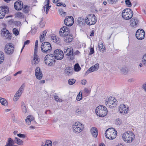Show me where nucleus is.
I'll list each match as a JSON object with an SVG mask.
<instances>
[{
  "label": "nucleus",
  "instance_id": "obj_1",
  "mask_svg": "<svg viewBox=\"0 0 146 146\" xmlns=\"http://www.w3.org/2000/svg\"><path fill=\"white\" fill-rule=\"evenodd\" d=\"M135 135L133 133L130 131L125 132L123 135V140L127 143H130L134 139Z\"/></svg>",
  "mask_w": 146,
  "mask_h": 146
},
{
  "label": "nucleus",
  "instance_id": "obj_2",
  "mask_svg": "<svg viewBox=\"0 0 146 146\" xmlns=\"http://www.w3.org/2000/svg\"><path fill=\"white\" fill-rule=\"evenodd\" d=\"M117 134V132L113 128H110L107 129L105 133L106 137L109 139L113 140L115 139Z\"/></svg>",
  "mask_w": 146,
  "mask_h": 146
},
{
  "label": "nucleus",
  "instance_id": "obj_3",
  "mask_svg": "<svg viewBox=\"0 0 146 146\" xmlns=\"http://www.w3.org/2000/svg\"><path fill=\"white\" fill-rule=\"evenodd\" d=\"M96 113L98 116L100 117H104L107 114V110L105 106H99L96 109Z\"/></svg>",
  "mask_w": 146,
  "mask_h": 146
},
{
  "label": "nucleus",
  "instance_id": "obj_4",
  "mask_svg": "<svg viewBox=\"0 0 146 146\" xmlns=\"http://www.w3.org/2000/svg\"><path fill=\"white\" fill-rule=\"evenodd\" d=\"M55 59L53 54H49L45 56L44 58V62L47 65L52 66L54 64Z\"/></svg>",
  "mask_w": 146,
  "mask_h": 146
},
{
  "label": "nucleus",
  "instance_id": "obj_5",
  "mask_svg": "<svg viewBox=\"0 0 146 146\" xmlns=\"http://www.w3.org/2000/svg\"><path fill=\"white\" fill-rule=\"evenodd\" d=\"M121 15L124 19L127 20L130 19L132 17L133 13L130 9H126L123 10Z\"/></svg>",
  "mask_w": 146,
  "mask_h": 146
},
{
  "label": "nucleus",
  "instance_id": "obj_6",
  "mask_svg": "<svg viewBox=\"0 0 146 146\" xmlns=\"http://www.w3.org/2000/svg\"><path fill=\"white\" fill-rule=\"evenodd\" d=\"M85 21L88 25H91L96 23L97 21L96 18L94 14H89L87 16Z\"/></svg>",
  "mask_w": 146,
  "mask_h": 146
},
{
  "label": "nucleus",
  "instance_id": "obj_7",
  "mask_svg": "<svg viewBox=\"0 0 146 146\" xmlns=\"http://www.w3.org/2000/svg\"><path fill=\"white\" fill-rule=\"evenodd\" d=\"M41 48L42 51L45 53H49L52 50L51 45L47 42L43 43L41 45Z\"/></svg>",
  "mask_w": 146,
  "mask_h": 146
},
{
  "label": "nucleus",
  "instance_id": "obj_8",
  "mask_svg": "<svg viewBox=\"0 0 146 146\" xmlns=\"http://www.w3.org/2000/svg\"><path fill=\"white\" fill-rule=\"evenodd\" d=\"M82 125L79 122L75 123L73 125L72 128L74 132L79 133L82 130Z\"/></svg>",
  "mask_w": 146,
  "mask_h": 146
},
{
  "label": "nucleus",
  "instance_id": "obj_9",
  "mask_svg": "<svg viewBox=\"0 0 146 146\" xmlns=\"http://www.w3.org/2000/svg\"><path fill=\"white\" fill-rule=\"evenodd\" d=\"M14 48L11 43L7 44L5 46V51L7 54H11L13 53Z\"/></svg>",
  "mask_w": 146,
  "mask_h": 146
},
{
  "label": "nucleus",
  "instance_id": "obj_10",
  "mask_svg": "<svg viewBox=\"0 0 146 146\" xmlns=\"http://www.w3.org/2000/svg\"><path fill=\"white\" fill-rule=\"evenodd\" d=\"M55 59L57 60H61L64 57V54L63 51L60 50L56 49L54 51L53 55Z\"/></svg>",
  "mask_w": 146,
  "mask_h": 146
},
{
  "label": "nucleus",
  "instance_id": "obj_11",
  "mask_svg": "<svg viewBox=\"0 0 146 146\" xmlns=\"http://www.w3.org/2000/svg\"><path fill=\"white\" fill-rule=\"evenodd\" d=\"M64 52L65 54L68 56V58L70 60H73L74 58L73 49L72 48H66L64 49Z\"/></svg>",
  "mask_w": 146,
  "mask_h": 146
},
{
  "label": "nucleus",
  "instance_id": "obj_12",
  "mask_svg": "<svg viewBox=\"0 0 146 146\" xmlns=\"http://www.w3.org/2000/svg\"><path fill=\"white\" fill-rule=\"evenodd\" d=\"M135 36L139 40L143 39L145 36V33L143 29H139L136 32Z\"/></svg>",
  "mask_w": 146,
  "mask_h": 146
},
{
  "label": "nucleus",
  "instance_id": "obj_13",
  "mask_svg": "<svg viewBox=\"0 0 146 146\" xmlns=\"http://www.w3.org/2000/svg\"><path fill=\"white\" fill-rule=\"evenodd\" d=\"M118 111L121 114L124 115L127 114L129 111V108L127 106L123 104L120 105L118 108Z\"/></svg>",
  "mask_w": 146,
  "mask_h": 146
},
{
  "label": "nucleus",
  "instance_id": "obj_14",
  "mask_svg": "<svg viewBox=\"0 0 146 146\" xmlns=\"http://www.w3.org/2000/svg\"><path fill=\"white\" fill-rule=\"evenodd\" d=\"M65 25L68 26H72L74 23V19L73 17L71 16H68L66 17L64 20Z\"/></svg>",
  "mask_w": 146,
  "mask_h": 146
},
{
  "label": "nucleus",
  "instance_id": "obj_15",
  "mask_svg": "<svg viewBox=\"0 0 146 146\" xmlns=\"http://www.w3.org/2000/svg\"><path fill=\"white\" fill-rule=\"evenodd\" d=\"M9 8L7 6L0 7V19L3 18L6 13H8Z\"/></svg>",
  "mask_w": 146,
  "mask_h": 146
},
{
  "label": "nucleus",
  "instance_id": "obj_16",
  "mask_svg": "<svg viewBox=\"0 0 146 146\" xmlns=\"http://www.w3.org/2000/svg\"><path fill=\"white\" fill-rule=\"evenodd\" d=\"M70 30L66 26H64L61 28L59 32L60 36H65V35H69Z\"/></svg>",
  "mask_w": 146,
  "mask_h": 146
},
{
  "label": "nucleus",
  "instance_id": "obj_17",
  "mask_svg": "<svg viewBox=\"0 0 146 146\" xmlns=\"http://www.w3.org/2000/svg\"><path fill=\"white\" fill-rule=\"evenodd\" d=\"M115 100L113 97H110L108 99H106V105L108 104V106H109L110 108H112L114 106V105H115L116 103H115Z\"/></svg>",
  "mask_w": 146,
  "mask_h": 146
},
{
  "label": "nucleus",
  "instance_id": "obj_18",
  "mask_svg": "<svg viewBox=\"0 0 146 146\" xmlns=\"http://www.w3.org/2000/svg\"><path fill=\"white\" fill-rule=\"evenodd\" d=\"M1 35L6 39H10L11 34L8 30L6 28H4L1 31Z\"/></svg>",
  "mask_w": 146,
  "mask_h": 146
},
{
  "label": "nucleus",
  "instance_id": "obj_19",
  "mask_svg": "<svg viewBox=\"0 0 146 146\" xmlns=\"http://www.w3.org/2000/svg\"><path fill=\"white\" fill-rule=\"evenodd\" d=\"M35 75L36 78L40 80L42 78L43 74L40 68L37 67L35 70Z\"/></svg>",
  "mask_w": 146,
  "mask_h": 146
},
{
  "label": "nucleus",
  "instance_id": "obj_20",
  "mask_svg": "<svg viewBox=\"0 0 146 146\" xmlns=\"http://www.w3.org/2000/svg\"><path fill=\"white\" fill-rule=\"evenodd\" d=\"M130 25L133 27H136L139 22V20L136 17H133L130 21Z\"/></svg>",
  "mask_w": 146,
  "mask_h": 146
},
{
  "label": "nucleus",
  "instance_id": "obj_21",
  "mask_svg": "<svg viewBox=\"0 0 146 146\" xmlns=\"http://www.w3.org/2000/svg\"><path fill=\"white\" fill-rule=\"evenodd\" d=\"M36 52H34L33 59L32 60V64L33 65L38 64L40 61L39 58L36 54Z\"/></svg>",
  "mask_w": 146,
  "mask_h": 146
},
{
  "label": "nucleus",
  "instance_id": "obj_22",
  "mask_svg": "<svg viewBox=\"0 0 146 146\" xmlns=\"http://www.w3.org/2000/svg\"><path fill=\"white\" fill-rule=\"evenodd\" d=\"M99 67V64L98 63L96 64L90 68L86 71V73H90L96 70H97Z\"/></svg>",
  "mask_w": 146,
  "mask_h": 146
},
{
  "label": "nucleus",
  "instance_id": "obj_23",
  "mask_svg": "<svg viewBox=\"0 0 146 146\" xmlns=\"http://www.w3.org/2000/svg\"><path fill=\"white\" fill-rule=\"evenodd\" d=\"M23 3L19 1L15 2L14 3L15 9L17 10H20L23 8Z\"/></svg>",
  "mask_w": 146,
  "mask_h": 146
},
{
  "label": "nucleus",
  "instance_id": "obj_24",
  "mask_svg": "<svg viewBox=\"0 0 146 146\" xmlns=\"http://www.w3.org/2000/svg\"><path fill=\"white\" fill-rule=\"evenodd\" d=\"M90 132L93 137L95 138L97 137L98 134V131L96 128L95 127H92L91 129Z\"/></svg>",
  "mask_w": 146,
  "mask_h": 146
},
{
  "label": "nucleus",
  "instance_id": "obj_25",
  "mask_svg": "<svg viewBox=\"0 0 146 146\" xmlns=\"http://www.w3.org/2000/svg\"><path fill=\"white\" fill-rule=\"evenodd\" d=\"M64 36V41L66 42L70 43L73 40V36L70 35H65V36Z\"/></svg>",
  "mask_w": 146,
  "mask_h": 146
},
{
  "label": "nucleus",
  "instance_id": "obj_26",
  "mask_svg": "<svg viewBox=\"0 0 146 146\" xmlns=\"http://www.w3.org/2000/svg\"><path fill=\"white\" fill-rule=\"evenodd\" d=\"M47 32V30H45L42 33V34L40 35V40L41 42H42L45 39V37Z\"/></svg>",
  "mask_w": 146,
  "mask_h": 146
},
{
  "label": "nucleus",
  "instance_id": "obj_27",
  "mask_svg": "<svg viewBox=\"0 0 146 146\" xmlns=\"http://www.w3.org/2000/svg\"><path fill=\"white\" fill-rule=\"evenodd\" d=\"M51 39L54 42L58 44L60 41V40L58 37H56L55 35L51 36Z\"/></svg>",
  "mask_w": 146,
  "mask_h": 146
},
{
  "label": "nucleus",
  "instance_id": "obj_28",
  "mask_svg": "<svg viewBox=\"0 0 146 146\" xmlns=\"http://www.w3.org/2000/svg\"><path fill=\"white\" fill-rule=\"evenodd\" d=\"M14 141L11 138H8V140L6 143V145L5 146H14Z\"/></svg>",
  "mask_w": 146,
  "mask_h": 146
},
{
  "label": "nucleus",
  "instance_id": "obj_29",
  "mask_svg": "<svg viewBox=\"0 0 146 146\" xmlns=\"http://www.w3.org/2000/svg\"><path fill=\"white\" fill-rule=\"evenodd\" d=\"M98 47L100 52L102 53L104 52L106 50L105 46H104L102 43H99L98 44Z\"/></svg>",
  "mask_w": 146,
  "mask_h": 146
},
{
  "label": "nucleus",
  "instance_id": "obj_30",
  "mask_svg": "<svg viewBox=\"0 0 146 146\" xmlns=\"http://www.w3.org/2000/svg\"><path fill=\"white\" fill-rule=\"evenodd\" d=\"M21 108L22 111L24 113L27 112V108L25 103L23 102H22Z\"/></svg>",
  "mask_w": 146,
  "mask_h": 146
},
{
  "label": "nucleus",
  "instance_id": "obj_31",
  "mask_svg": "<svg viewBox=\"0 0 146 146\" xmlns=\"http://www.w3.org/2000/svg\"><path fill=\"white\" fill-rule=\"evenodd\" d=\"M76 112L78 113V114L81 113H84L85 111V109L83 108L82 107L80 108H77L76 110Z\"/></svg>",
  "mask_w": 146,
  "mask_h": 146
},
{
  "label": "nucleus",
  "instance_id": "obj_32",
  "mask_svg": "<svg viewBox=\"0 0 146 146\" xmlns=\"http://www.w3.org/2000/svg\"><path fill=\"white\" fill-rule=\"evenodd\" d=\"M65 73L68 75H71L72 74L71 71L72 69L70 67H67L65 69Z\"/></svg>",
  "mask_w": 146,
  "mask_h": 146
},
{
  "label": "nucleus",
  "instance_id": "obj_33",
  "mask_svg": "<svg viewBox=\"0 0 146 146\" xmlns=\"http://www.w3.org/2000/svg\"><path fill=\"white\" fill-rule=\"evenodd\" d=\"M0 102L2 105L5 106H7L8 105L7 100L3 98L0 97Z\"/></svg>",
  "mask_w": 146,
  "mask_h": 146
},
{
  "label": "nucleus",
  "instance_id": "obj_34",
  "mask_svg": "<svg viewBox=\"0 0 146 146\" xmlns=\"http://www.w3.org/2000/svg\"><path fill=\"white\" fill-rule=\"evenodd\" d=\"M21 94V93H18L17 92L15 95L13 100L14 101H17L19 98Z\"/></svg>",
  "mask_w": 146,
  "mask_h": 146
},
{
  "label": "nucleus",
  "instance_id": "obj_35",
  "mask_svg": "<svg viewBox=\"0 0 146 146\" xmlns=\"http://www.w3.org/2000/svg\"><path fill=\"white\" fill-rule=\"evenodd\" d=\"M34 118L32 115H29L26 118L25 120L27 121L29 120L30 121H31V122H35L34 121Z\"/></svg>",
  "mask_w": 146,
  "mask_h": 146
},
{
  "label": "nucleus",
  "instance_id": "obj_36",
  "mask_svg": "<svg viewBox=\"0 0 146 146\" xmlns=\"http://www.w3.org/2000/svg\"><path fill=\"white\" fill-rule=\"evenodd\" d=\"M129 70L128 69L126 68H122L121 70V72L122 74L125 75L128 72Z\"/></svg>",
  "mask_w": 146,
  "mask_h": 146
},
{
  "label": "nucleus",
  "instance_id": "obj_37",
  "mask_svg": "<svg viewBox=\"0 0 146 146\" xmlns=\"http://www.w3.org/2000/svg\"><path fill=\"white\" fill-rule=\"evenodd\" d=\"M82 92L80 91L79 94H78L76 100L78 101H80L82 99Z\"/></svg>",
  "mask_w": 146,
  "mask_h": 146
},
{
  "label": "nucleus",
  "instance_id": "obj_38",
  "mask_svg": "<svg viewBox=\"0 0 146 146\" xmlns=\"http://www.w3.org/2000/svg\"><path fill=\"white\" fill-rule=\"evenodd\" d=\"M4 59V55L3 52L0 51V64L1 63Z\"/></svg>",
  "mask_w": 146,
  "mask_h": 146
},
{
  "label": "nucleus",
  "instance_id": "obj_39",
  "mask_svg": "<svg viewBox=\"0 0 146 146\" xmlns=\"http://www.w3.org/2000/svg\"><path fill=\"white\" fill-rule=\"evenodd\" d=\"M74 69L76 71H79L80 70L81 68L78 64L77 63L75 64L74 66Z\"/></svg>",
  "mask_w": 146,
  "mask_h": 146
},
{
  "label": "nucleus",
  "instance_id": "obj_40",
  "mask_svg": "<svg viewBox=\"0 0 146 146\" xmlns=\"http://www.w3.org/2000/svg\"><path fill=\"white\" fill-rule=\"evenodd\" d=\"M141 62L144 65L146 66V54L143 55Z\"/></svg>",
  "mask_w": 146,
  "mask_h": 146
},
{
  "label": "nucleus",
  "instance_id": "obj_41",
  "mask_svg": "<svg viewBox=\"0 0 146 146\" xmlns=\"http://www.w3.org/2000/svg\"><path fill=\"white\" fill-rule=\"evenodd\" d=\"M122 120L119 118H117L116 119L115 121V124L117 125H120L122 124Z\"/></svg>",
  "mask_w": 146,
  "mask_h": 146
},
{
  "label": "nucleus",
  "instance_id": "obj_42",
  "mask_svg": "<svg viewBox=\"0 0 146 146\" xmlns=\"http://www.w3.org/2000/svg\"><path fill=\"white\" fill-rule=\"evenodd\" d=\"M24 87V85L23 84L22 85L20 88L17 92L19 93H21V94L23 91Z\"/></svg>",
  "mask_w": 146,
  "mask_h": 146
},
{
  "label": "nucleus",
  "instance_id": "obj_43",
  "mask_svg": "<svg viewBox=\"0 0 146 146\" xmlns=\"http://www.w3.org/2000/svg\"><path fill=\"white\" fill-rule=\"evenodd\" d=\"M24 87V85L23 84L22 85L20 88L17 92L19 93H21V94L23 91Z\"/></svg>",
  "mask_w": 146,
  "mask_h": 146
},
{
  "label": "nucleus",
  "instance_id": "obj_44",
  "mask_svg": "<svg viewBox=\"0 0 146 146\" xmlns=\"http://www.w3.org/2000/svg\"><path fill=\"white\" fill-rule=\"evenodd\" d=\"M45 143L46 146H52V142L49 140H46Z\"/></svg>",
  "mask_w": 146,
  "mask_h": 146
},
{
  "label": "nucleus",
  "instance_id": "obj_45",
  "mask_svg": "<svg viewBox=\"0 0 146 146\" xmlns=\"http://www.w3.org/2000/svg\"><path fill=\"white\" fill-rule=\"evenodd\" d=\"M16 140L17 141V143L19 145H21L23 143V141L20 139L17 138H15Z\"/></svg>",
  "mask_w": 146,
  "mask_h": 146
},
{
  "label": "nucleus",
  "instance_id": "obj_46",
  "mask_svg": "<svg viewBox=\"0 0 146 146\" xmlns=\"http://www.w3.org/2000/svg\"><path fill=\"white\" fill-rule=\"evenodd\" d=\"M13 33L15 36L18 35L19 34V32L18 30L16 28H14L13 29Z\"/></svg>",
  "mask_w": 146,
  "mask_h": 146
},
{
  "label": "nucleus",
  "instance_id": "obj_47",
  "mask_svg": "<svg viewBox=\"0 0 146 146\" xmlns=\"http://www.w3.org/2000/svg\"><path fill=\"white\" fill-rule=\"evenodd\" d=\"M125 3L127 6L130 7L132 6V4L129 0H125Z\"/></svg>",
  "mask_w": 146,
  "mask_h": 146
},
{
  "label": "nucleus",
  "instance_id": "obj_48",
  "mask_svg": "<svg viewBox=\"0 0 146 146\" xmlns=\"http://www.w3.org/2000/svg\"><path fill=\"white\" fill-rule=\"evenodd\" d=\"M107 1L109 4H116L118 0H107Z\"/></svg>",
  "mask_w": 146,
  "mask_h": 146
},
{
  "label": "nucleus",
  "instance_id": "obj_49",
  "mask_svg": "<svg viewBox=\"0 0 146 146\" xmlns=\"http://www.w3.org/2000/svg\"><path fill=\"white\" fill-rule=\"evenodd\" d=\"M76 80L74 79H69L68 81V83L69 85H73L75 82Z\"/></svg>",
  "mask_w": 146,
  "mask_h": 146
},
{
  "label": "nucleus",
  "instance_id": "obj_50",
  "mask_svg": "<svg viewBox=\"0 0 146 146\" xmlns=\"http://www.w3.org/2000/svg\"><path fill=\"white\" fill-rule=\"evenodd\" d=\"M39 26L40 27H43L45 25V23L43 21V19H41V20L39 23Z\"/></svg>",
  "mask_w": 146,
  "mask_h": 146
},
{
  "label": "nucleus",
  "instance_id": "obj_51",
  "mask_svg": "<svg viewBox=\"0 0 146 146\" xmlns=\"http://www.w3.org/2000/svg\"><path fill=\"white\" fill-rule=\"evenodd\" d=\"M29 7L27 5H25L23 8V10L25 13H27L29 11Z\"/></svg>",
  "mask_w": 146,
  "mask_h": 146
},
{
  "label": "nucleus",
  "instance_id": "obj_52",
  "mask_svg": "<svg viewBox=\"0 0 146 146\" xmlns=\"http://www.w3.org/2000/svg\"><path fill=\"white\" fill-rule=\"evenodd\" d=\"M38 40H36L35 42V47L34 52H37V50L38 48Z\"/></svg>",
  "mask_w": 146,
  "mask_h": 146
},
{
  "label": "nucleus",
  "instance_id": "obj_53",
  "mask_svg": "<svg viewBox=\"0 0 146 146\" xmlns=\"http://www.w3.org/2000/svg\"><path fill=\"white\" fill-rule=\"evenodd\" d=\"M54 98L55 100L57 102H62V100L61 99H60L58 96L56 95H54Z\"/></svg>",
  "mask_w": 146,
  "mask_h": 146
},
{
  "label": "nucleus",
  "instance_id": "obj_54",
  "mask_svg": "<svg viewBox=\"0 0 146 146\" xmlns=\"http://www.w3.org/2000/svg\"><path fill=\"white\" fill-rule=\"evenodd\" d=\"M49 5H47L46 4L44 6V8L46 9V13L47 14L48 13V11L50 9L51 6H49Z\"/></svg>",
  "mask_w": 146,
  "mask_h": 146
},
{
  "label": "nucleus",
  "instance_id": "obj_55",
  "mask_svg": "<svg viewBox=\"0 0 146 146\" xmlns=\"http://www.w3.org/2000/svg\"><path fill=\"white\" fill-rule=\"evenodd\" d=\"M90 52L89 53V55L92 54L94 53V48L91 47L90 48Z\"/></svg>",
  "mask_w": 146,
  "mask_h": 146
},
{
  "label": "nucleus",
  "instance_id": "obj_56",
  "mask_svg": "<svg viewBox=\"0 0 146 146\" xmlns=\"http://www.w3.org/2000/svg\"><path fill=\"white\" fill-rule=\"evenodd\" d=\"M58 11L59 13L62 15V14H65L66 13V12H64L62 9H60L58 10Z\"/></svg>",
  "mask_w": 146,
  "mask_h": 146
},
{
  "label": "nucleus",
  "instance_id": "obj_57",
  "mask_svg": "<svg viewBox=\"0 0 146 146\" xmlns=\"http://www.w3.org/2000/svg\"><path fill=\"white\" fill-rule=\"evenodd\" d=\"M84 20V19L82 17H79L78 18L77 21L80 24V23L82 21H83Z\"/></svg>",
  "mask_w": 146,
  "mask_h": 146
},
{
  "label": "nucleus",
  "instance_id": "obj_58",
  "mask_svg": "<svg viewBox=\"0 0 146 146\" xmlns=\"http://www.w3.org/2000/svg\"><path fill=\"white\" fill-rule=\"evenodd\" d=\"M14 23L15 25L17 26H20L21 24V23L20 21H15Z\"/></svg>",
  "mask_w": 146,
  "mask_h": 146
},
{
  "label": "nucleus",
  "instance_id": "obj_59",
  "mask_svg": "<svg viewBox=\"0 0 146 146\" xmlns=\"http://www.w3.org/2000/svg\"><path fill=\"white\" fill-rule=\"evenodd\" d=\"M17 136L20 138H25V134H23L21 133L18 134Z\"/></svg>",
  "mask_w": 146,
  "mask_h": 146
},
{
  "label": "nucleus",
  "instance_id": "obj_60",
  "mask_svg": "<svg viewBox=\"0 0 146 146\" xmlns=\"http://www.w3.org/2000/svg\"><path fill=\"white\" fill-rule=\"evenodd\" d=\"M87 82L86 80L85 79L82 80L81 81L82 84L83 85H85Z\"/></svg>",
  "mask_w": 146,
  "mask_h": 146
},
{
  "label": "nucleus",
  "instance_id": "obj_61",
  "mask_svg": "<svg viewBox=\"0 0 146 146\" xmlns=\"http://www.w3.org/2000/svg\"><path fill=\"white\" fill-rule=\"evenodd\" d=\"M74 55V54L79 55L80 54V52L78 50H77L75 52H74V53H73Z\"/></svg>",
  "mask_w": 146,
  "mask_h": 146
},
{
  "label": "nucleus",
  "instance_id": "obj_62",
  "mask_svg": "<svg viewBox=\"0 0 146 146\" xmlns=\"http://www.w3.org/2000/svg\"><path fill=\"white\" fill-rule=\"evenodd\" d=\"M30 43V41L29 40H27L26 41H25L24 44V46L25 45H27L29 44Z\"/></svg>",
  "mask_w": 146,
  "mask_h": 146
},
{
  "label": "nucleus",
  "instance_id": "obj_63",
  "mask_svg": "<svg viewBox=\"0 0 146 146\" xmlns=\"http://www.w3.org/2000/svg\"><path fill=\"white\" fill-rule=\"evenodd\" d=\"M22 73V71H19L18 72H17L16 73H15L14 75V76H16L18 74H20Z\"/></svg>",
  "mask_w": 146,
  "mask_h": 146
},
{
  "label": "nucleus",
  "instance_id": "obj_64",
  "mask_svg": "<svg viewBox=\"0 0 146 146\" xmlns=\"http://www.w3.org/2000/svg\"><path fill=\"white\" fill-rule=\"evenodd\" d=\"M84 91L86 93H89V90L88 88H84Z\"/></svg>",
  "mask_w": 146,
  "mask_h": 146
}]
</instances>
